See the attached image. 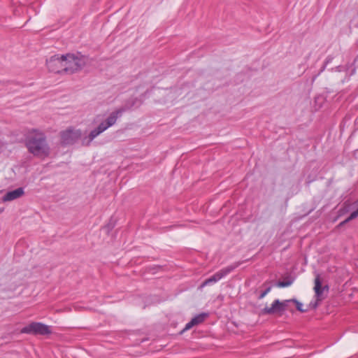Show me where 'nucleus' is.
<instances>
[{
    "label": "nucleus",
    "mask_w": 358,
    "mask_h": 358,
    "mask_svg": "<svg viewBox=\"0 0 358 358\" xmlns=\"http://www.w3.org/2000/svg\"><path fill=\"white\" fill-rule=\"evenodd\" d=\"M25 145L29 152L34 157L45 159L50 155L51 149L45 135L39 130L32 129L27 133Z\"/></svg>",
    "instance_id": "nucleus-1"
},
{
    "label": "nucleus",
    "mask_w": 358,
    "mask_h": 358,
    "mask_svg": "<svg viewBox=\"0 0 358 358\" xmlns=\"http://www.w3.org/2000/svg\"><path fill=\"white\" fill-rule=\"evenodd\" d=\"M123 112L124 110L122 108H118L112 111L96 128L90 131L88 136L83 139V143L87 145H90V143L99 134L105 131L109 127L113 126L116 123L117 119L122 116Z\"/></svg>",
    "instance_id": "nucleus-2"
},
{
    "label": "nucleus",
    "mask_w": 358,
    "mask_h": 358,
    "mask_svg": "<svg viewBox=\"0 0 358 358\" xmlns=\"http://www.w3.org/2000/svg\"><path fill=\"white\" fill-rule=\"evenodd\" d=\"M87 59L80 54H66L64 55V72L73 73L80 71L86 64Z\"/></svg>",
    "instance_id": "nucleus-3"
},
{
    "label": "nucleus",
    "mask_w": 358,
    "mask_h": 358,
    "mask_svg": "<svg viewBox=\"0 0 358 358\" xmlns=\"http://www.w3.org/2000/svg\"><path fill=\"white\" fill-rule=\"evenodd\" d=\"M20 332L22 334H29L35 335H48L52 333L51 327L41 322H33L23 327Z\"/></svg>",
    "instance_id": "nucleus-4"
},
{
    "label": "nucleus",
    "mask_w": 358,
    "mask_h": 358,
    "mask_svg": "<svg viewBox=\"0 0 358 358\" xmlns=\"http://www.w3.org/2000/svg\"><path fill=\"white\" fill-rule=\"evenodd\" d=\"M48 70L53 73L64 72V55H54L46 62Z\"/></svg>",
    "instance_id": "nucleus-5"
},
{
    "label": "nucleus",
    "mask_w": 358,
    "mask_h": 358,
    "mask_svg": "<svg viewBox=\"0 0 358 358\" xmlns=\"http://www.w3.org/2000/svg\"><path fill=\"white\" fill-rule=\"evenodd\" d=\"M81 134L80 130L69 128L61 132V140L64 144H72L81 137Z\"/></svg>",
    "instance_id": "nucleus-6"
},
{
    "label": "nucleus",
    "mask_w": 358,
    "mask_h": 358,
    "mask_svg": "<svg viewBox=\"0 0 358 358\" xmlns=\"http://www.w3.org/2000/svg\"><path fill=\"white\" fill-rule=\"evenodd\" d=\"M238 266V264L236 265H231L229 266H227L216 273H215L213 275L210 277L209 278L205 280L203 283L201 284V287H204L206 285H208L210 284L215 283L220 280H221L222 278L226 276L227 274H229L230 272H231L234 268H236Z\"/></svg>",
    "instance_id": "nucleus-7"
},
{
    "label": "nucleus",
    "mask_w": 358,
    "mask_h": 358,
    "mask_svg": "<svg viewBox=\"0 0 358 358\" xmlns=\"http://www.w3.org/2000/svg\"><path fill=\"white\" fill-rule=\"evenodd\" d=\"M262 313L264 315H282V308L280 301L275 299L271 307H265L262 309Z\"/></svg>",
    "instance_id": "nucleus-8"
},
{
    "label": "nucleus",
    "mask_w": 358,
    "mask_h": 358,
    "mask_svg": "<svg viewBox=\"0 0 358 358\" xmlns=\"http://www.w3.org/2000/svg\"><path fill=\"white\" fill-rule=\"evenodd\" d=\"M327 289V287L322 286V281L320 279V275L317 274L315 278V286H314V291L315 292V296L317 299V301H320L323 299V292Z\"/></svg>",
    "instance_id": "nucleus-9"
},
{
    "label": "nucleus",
    "mask_w": 358,
    "mask_h": 358,
    "mask_svg": "<svg viewBox=\"0 0 358 358\" xmlns=\"http://www.w3.org/2000/svg\"><path fill=\"white\" fill-rule=\"evenodd\" d=\"M24 194L22 188L19 187L14 190L8 192L3 197V201H11L21 197Z\"/></svg>",
    "instance_id": "nucleus-10"
},
{
    "label": "nucleus",
    "mask_w": 358,
    "mask_h": 358,
    "mask_svg": "<svg viewBox=\"0 0 358 358\" xmlns=\"http://www.w3.org/2000/svg\"><path fill=\"white\" fill-rule=\"evenodd\" d=\"M206 317H207V314H206V313L199 314V315L195 316L194 318L192 319V320L190 322L187 323L183 331L189 330L192 327L197 325L199 324H201V322H203L204 321V320Z\"/></svg>",
    "instance_id": "nucleus-11"
},
{
    "label": "nucleus",
    "mask_w": 358,
    "mask_h": 358,
    "mask_svg": "<svg viewBox=\"0 0 358 358\" xmlns=\"http://www.w3.org/2000/svg\"><path fill=\"white\" fill-rule=\"evenodd\" d=\"M352 208L354 209L355 210L350 214V215L346 220L341 222V224L347 223L358 216V199L352 204Z\"/></svg>",
    "instance_id": "nucleus-12"
},
{
    "label": "nucleus",
    "mask_w": 358,
    "mask_h": 358,
    "mask_svg": "<svg viewBox=\"0 0 358 358\" xmlns=\"http://www.w3.org/2000/svg\"><path fill=\"white\" fill-rule=\"evenodd\" d=\"M292 284V281H280L278 282L277 286L279 287H288Z\"/></svg>",
    "instance_id": "nucleus-13"
},
{
    "label": "nucleus",
    "mask_w": 358,
    "mask_h": 358,
    "mask_svg": "<svg viewBox=\"0 0 358 358\" xmlns=\"http://www.w3.org/2000/svg\"><path fill=\"white\" fill-rule=\"evenodd\" d=\"M292 301L296 303V308H297L298 310H299L301 312H306V310L303 309V308H302L303 307V304L301 302H299V301H296L295 299H293Z\"/></svg>",
    "instance_id": "nucleus-14"
},
{
    "label": "nucleus",
    "mask_w": 358,
    "mask_h": 358,
    "mask_svg": "<svg viewBox=\"0 0 358 358\" xmlns=\"http://www.w3.org/2000/svg\"><path fill=\"white\" fill-rule=\"evenodd\" d=\"M290 301H292V300H285L283 301H280L282 308V313L286 310L287 304Z\"/></svg>",
    "instance_id": "nucleus-15"
},
{
    "label": "nucleus",
    "mask_w": 358,
    "mask_h": 358,
    "mask_svg": "<svg viewBox=\"0 0 358 358\" xmlns=\"http://www.w3.org/2000/svg\"><path fill=\"white\" fill-rule=\"evenodd\" d=\"M271 287H267L265 291H264L259 296V299H263L270 291Z\"/></svg>",
    "instance_id": "nucleus-16"
},
{
    "label": "nucleus",
    "mask_w": 358,
    "mask_h": 358,
    "mask_svg": "<svg viewBox=\"0 0 358 358\" xmlns=\"http://www.w3.org/2000/svg\"><path fill=\"white\" fill-rule=\"evenodd\" d=\"M310 306H311V308H315L317 306V301L315 303L311 302L310 303Z\"/></svg>",
    "instance_id": "nucleus-17"
},
{
    "label": "nucleus",
    "mask_w": 358,
    "mask_h": 358,
    "mask_svg": "<svg viewBox=\"0 0 358 358\" xmlns=\"http://www.w3.org/2000/svg\"><path fill=\"white\" fill-rule=\"evenodd\" d=\"M3 211V208H0V214Z\"/></svg>",
    "instance_id": "nucleus-18"
}]
</instances>
